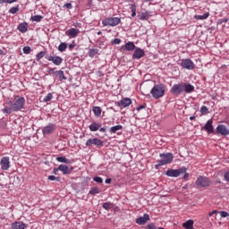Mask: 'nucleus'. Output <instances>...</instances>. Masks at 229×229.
Returning <instances> with one entry per match:
<instances>
[{
	"mask_svg": "<svg viewBox=\"0 0 229 229\" xmlns=\"http://www.w3.org/2000/svg\"><path fill=\"white\" fill-rule=\"evenodd\" d=\"M44 19V16L42 15H34L31 16L30 20L33 21L34 22H40Z\"/></svg>",
	"mask_w": 229,
	"mask_h": 229,
	"instance_id": "obj_33",
	"label": "nucleus"
},
{
	"mask_svg": "<svg viewBox=\"0 0 229 229\" xmlns=\"http://www.w3.org/2000/svg\"><path fill=\"white\" fill-rule=\"evenodd\" d=\"M102 208H104V210H106L107 212L110 211V209L112 208V202H105L102 205Z\"/></svg>",
	"mask_w": 229,
	"mask_h": 229,
	"instance_id": "obj_34",
	"label": "nucleus"
},
{
	"mask_svg": "<svg viewBox=\"0 0 229 229\" xmlns=\"http://www.w3.org/2000/svg\"><path fill=\"white\" fill-rule=\"evenodd\" d=\"M150 13L146 11L144 13H141L138 15L140 21H148V19H149V17H151V14H149Z\"/></svg>",
	"mask_w": 229,
	"mask_h": 229,
	"instance_id": "obj_26",
	"label": "nucleus"
},
{
	"mask_svg": "<svg viewBox=\"0 0 229 229\" xmlns=\"http://www.w3.org/2000/svg\"><path fill=\"white\" fill-rule=\"evenodd\" d=\"M105 182L107 184L112 183V179L107 178V179H106Z\"/></svg>",
	"mask_w": 229,
	"mask_h": 229,
	"instance_id": "obj_59",
	"label": "nucleus"
},
{
	"mask_svg": "<svg viewBox=\"0 0 229 229\" xmlns=\"http://www.w3.org/2000/svg\"><path fill=\"white\" fill-rule=\"evenodd\" d=\"M98 130H99V131H101L102 133H105V131H106V126H105V127H100Z\"/></svg>",
	"mask_w": 229,
	"mask_h": 229,
	"instance_id": "obj_54",
	"label": "nucleus"
},
{
	"mask_svg": "<svg viewBox=\"0 0 229 229\" xmlns=\"http://www.w3.org/2000/svg\"><path fill=\"white\" fill-rule=\"evenodd\" d=\"M143 96H147L148 98H149V93H143Z\"/></svg>",
	"mask_w": 229,
	"mask_h": 229,
	"instance_id": "obj_63",
	"label": "nucleus"
},
{
	"mask_svg": "<svg viewBox=\"0 0 229 229\" xmlns=\"http://www.w3.org/2000/svg\"><path fill=\"white\" fill-rule=\"evenodd\" d=\"M195 185L197 189H206L212 185V181L207 176L199 175L195 182Z\"/></svg>",
	"mask_w": 229,
	"mask_h": 229,
	"instance_id": "obj_5",
	"label": "nucleus"
},
{
	"mask_svg": "<svg viewBox=\"0 0 229 229\" xmlns=\"http://www.w3.org/2000/svg\"><path fill=\"white\" fill-rule=\"evenodd\" d=\"M53 99V93H48L43 99V103H48V101H51Z\"/></svg>",
	"mask_w": 229,
	"mask_h": 229,
	"instance_id": "obj_39",
	"label": "nucleus"
},
{
	"mask_svg": "<svg viewBox=\"0 0 229 229\" xmlns=\"http://www.w3.org/2000/svg\"><path fill=\"white\" fill-rule=\"evenodd\" d=\"M0 165L3 171H8L10 169V157H4L0 161Z\"/></svg>",
	"mask_w": 229,
	"mask_h": 229,
	"instance_id": "obj_16",
	"label": "nucleus"
},
{
	"mask_svg": "<svg viewBox=\"0 0 229 229\" xmlns=\"http://www.w3.org/2000/svg\"><path fill=\"white\" fill-rule=\"evenodd\" d=\"M131 17H135L137 15V5H135V4H131Z\"/></svg>",
	"mask_w": 229,
	"mask_h": 229,
	"instance_id": "obj_35",
	"label": "nucleus"
},
{
	"mask_svg": "<svg viewBox=\"0 0 229 229\" xmlns=\"http://www.w3.org/2000/svg\"><path fill=\"white\" fill-rule=\"evenodd\" d=\"M183 177L182 180H185L187 182V180H189V173H187V171L185 173H183Z\"/></svg>",
	"mask_w": 229,
	"mask_h": 229,
	"instance_id": "obj_51",
	"label": "nucleus"
},
{
	"mask_svg": "<svg viewBox=\"0 0 229 229\" xmlns=\"http://www.w3.org/2000/svg\"><path fill=\"white\" fill-rule=\"evenodd\" d=\"M194 85L191 83L181 82L174 84L171 88L170 92L173 96H182L183 92L186 94H192V92H194Z\"/></svg>",
	"mask_w": 229,
	"mask_h": 229,
	"instance_id": "obj_1",
	"label": "nucleus"
},
{
	"mask_svg": "<svg viewBox=\"0 0 229 229\" xmlns=\"http://www.w3.org/2000/svg\"><path fill=\"white\" fill-rule=\"evenodd\" d=\"M48 72L49 74H56V72H55V69H50Z\"/></svg>",
	"mask_w": 229,
	"mask_h": 229,
	"instance_id": "obj_58",
	"label": "nucleus"
},
{
	"mask_svg": "<svg viewBox=\"0 0 229 229\" xmlns=\"http://www.w3.org/2000/svg\"><path fill=\"white\" fill-rule=\"evenodd\" d=\"M149 215H148L147 213H145L143 215V216H140L138 218H136V224L137 225H146L148 221H149Z\"/></svg>",
	"mask_w": 229,
	"mask_h": 229,
	"instance_id": "obj_19",
	"label": "nucleus"
},
{
	"mask_svg": "<svg viewBox=\"0 0 229 229\" xmlns=\"http://www.w3.org/2000/svg\"><path fill=\"white\" fill-rule=\"evenodd\" d=\"M66 35L70 38H76L80 35V30L72 28L66 31Z\"/></svg>",
	"mask_w": 229,
	"mask_h": 229,
	"instance_id": "obj_20",
	"label": "nucleus"
},
{
	"mask_svg": "<svg viewBox=\"0 0 229 229\" xmlns=\"http://www.w3.org/2000/svg\"><path fill=\"white\" fill-rule=\"evenodd\" d=\"M17 30L21 33H26V31H28V22L24 21L20 23L17 27Z\"/></svg>",
	"mask_w": 229,
	"mask_h": 229,
	"instance_id": "obj_24",
	"label": "nucleus"
},
{
	"mask_svg": "<svg viewBox=\"0 0 229 229\" xmlns=\"http://www.w3.org/2000/svg\"><path fill=\"white\" fill-rule=\"evenodd\" d=\"M146 108V105H141L138 107H136L137 112H140V110H144Z\"/></svg>",
	"mask_w": 229,
	"mask_h": 229,
	"instance_id": "obj_50",
	"label": "nucleus"
},
{
	"mask_svg": "<svg viewBox=\"0 0 229 229\" xmlns=\"http://www.w3.org/2000/svg\"><path fill=\"white\" fill-rule=\"evenodd\" d=\"M4 3H8V0H0V4H4Z\"/></svg>",
	"mask_w": 229,
	"mask_h": 229,
	"instance_id": "obj_61",
	"label": "nucleus"
},
{
	"mask_svg": "<svg viewBox=\"0 0 229 229\" xmlns=\"http://www.w3.org/2000/svg\"><path fill=\"white\" fill-rule=\"evenodd\" d=\"M150 94L154 99H160V98H164L165 95V85L163 83H159L155 85L151 89H150Z\"/></svg>",
	"mask_w": 229,
	"mask_h": 229,
	"instance_id": "obj_4",
	"label": "nucleus"
},
{
	"mask_svg": "<svg viewBox=\"0 0 229 229\" xmlns=\"http://www.w3.org/2000/svg\"><path fill=\"white\" fill-rule=\"evenodd\" d=\"M11 228H13V229H26V224H24V222H22V221L13 222L11 225Z\"/></svg>",
	"mask_w": 229,
	"mask_h": 229,
	"instance_id": "obj_21",
	"label": "nucleus"
},
{
	"mask_svg": "<svg viewBox=\"0 0 229 229\" xmlns=\"http://www.w3.org/2000/svg\"><path fill=\"white\" fill-rule=\"evenodd\" d=\"M64 8H67L68 10H72V4H71V3H66V4L64 5Z\"/></svg>",
	"mask_w": 229,
	"mask_h": 229,
	"instance_id": "obj_47",
	"label": "nucleus"
},
{
	"mask_svg": "<svg viewBox=\"0 0 229 229\" xmlns=\"http://www.w3.org/2000/svg\"><path fill=\"white\" fill-rule=\"evenodd\" d=\"M145 228H146V229H157V225H155V223L148 224Z\"/></svg>",
	"mask_w": 229,
	"mask_h": 229,
	"instance_id": "obj_44",
	"label": "nucleus"
},
{
	"mask_svg": "<svg viewBox=\"0 0 229 229\" xmlns=\"http://www.w3.org/2000/svg\"><path fill=\"white\" fill-rule=\"evenodd\" d=\"M22 51H23L24 55H30V53H31V47H24Z\"/></svg>",
	"mask_w": 229,
	"mask_h": 229,
	"instance_id": "obj_43",
	"label": "nucleus"
},
{
	"mask_svg": "<svg viewBox=\"0 0 229 229\" xmlns=\"http://www.w3.org/2000/svg\"><path fill=\"white\" fill-rule=\"evenodd\" d=\"M96 194H101V190L98 186L92 187L88 193L89 196H96Z\"/></svg>",
	"mask_w": 229,
	"mask_h": 229,
	"instance_id": "obj_25",
	"label": "nucleus"
},
{
	"mask_svg": "<svg viewBox=\"0 0 229 229\" xmlns=\"http://www.w3.org/2000/svg\"><path fill=\"white\" fill-rule=\"evenodd\" d=\"M213 121L212 119L208 120L206 124L202 127V130H205L208 135H211V133H216L214 131V125H213Z\"/></svg>",
	"mask_w": 229,
	"mask_h": 229,
	"instance_id": "obj_15",
	"label": "nucleus"
},
{
	"mask_svg": "<svg viewBox=\"0 0 229 229\" xmlns=\"http://www.w3.org/2000/svg\"><path fill=\"white\" fill-rule=\"evenodd\" d=\"M85 146H87V148H92V146H97V148H103V146H105V141L98 138H90L86 141Z\"/></svg>",
	"mask_w": 229,
	"mask_h": 229,
	"instance_id": "obj_8",
	"label": "nucleus"
},
{
	"mask_svg": "<svg viewBox=\"0 0 229 229\" xmlns=\"http://www.w3.org/2000/svg\"><path fill=\"white\" fill-rule=\"evenodd\" d=\"M180 65L182 67V69H187L188 71H192L196 67L194 62L189 58L182 59Z\"/></svg>",
	"mask_w": 229,
	"mask_h": 229,
	"instance_id": "obj_9",
	"label": "nucleus"
},
{
	"mask_svg": "<svg viewBox=\"0 0 229 229\" xmlns=\"http://www.w3.org/2000/svg\"><path fill=\"white\" fill-rule=\"evenodd\" d=\"M215 135H222L223 137H226V135H229V129L226 128L225 125L219 124L216 127Z\"/></svg>",
	"mask_w": 229,
	"mask_h": 229,
	"instance_id": "obj_12",
	"label": "nucleus"
},
{
	"mask_svg": "<svg viewBox=\"0 0 229 229\" xmlns=\"http://www.w3.org/2000/svg\"><path fill=\"white\" fill-rule=\"evenodd\" d=\"M119 130H123V125H115L109 129V133H117Z\"/></svg>",
	"mask_w": 229,
	"mask_h": 229,
	"instance_id": "obj_31",
	"label": "nucleus"
},
{
	"mask_svg": "<svg viewBox=\"0 0 229 229\" xmlns=\"http://www.w3.org/2000/svg\"><path fill=\"white\" fill-rule=\"evenodd\" d=\"M26 98L21 96H15L13 101H9V106H12L13 112H19L24 108Z\"/></svg>",
	"mask_w": 229,
	"mask_h": 229,
	"instance_id": "obj_2",
	"label": "nucleus"
},
{
	"mask_svg": "<svg viewBox=\"0 0 229 229\" xmlns=\"http://www.w3.org/2000/svg\"><path fill=\"white\" fill-rule=\"evenodd\" d=\"M55 160L62 164H74V159H67L65 157H57Z\"/></svg>",
	"mask_w": 229,
	"mask_h": 229,
	"instance_id": "obj_23",
	"label": "nucleus"
},
{
	"mask_svg": "<svg viewBox=\"0 0 229 229\" xmlns=\"http://www.w3.org/2000/svg\"><path fill=\"white\" fill-rule=\"evenodd\" d=\"M187 171V168L185 166H182L178 169H168L165 172V175L169 176L170 178H178V176H181V174H183Z\"/></svg>",
	"mask_w": 229,
	"mask_h": 229,
	"instance_id": "obj_6",
	"label": "nucleus"
},
{
	"mask_svg": "<svg viewBox=\"0 0 229 229\" xmlns=\"http://www.w3.org/2000/svg\"><path fill=\"white\" fill-rule=\"evenodd\" d=\"M209 16H210V13H206L202 15H195L194 19H196V21H205V19H208Z\"/></svg>",
	"mask_w": 229,
	"mask_h": 229,
	"instance_id": "obj_29",
	"label": "nucleus"
},
{
	"mask_svg": "<svg viewBox=\"0 0 229 229\" xmlns=\"http://www.w3.org/2000/svg\"><path fill=\"white\" fill-rule=\"evenodd\" d=\"M55 74H57L59 81H64V80H67V77L64 74V71L59 70L55 72Z\"/></svg>",
	"mask_w": 229,
	"mask_h": 229,
	"instance_id": "obj_32",
	"label": "nucleus"
},
{
	"mask_svg": "<svg viewBox=\"0 0 229 229\" xmlns=\"http://www.w3.org/2000/svg\"><path fill=\"white\" fill-rule=\"evenodd\" d=\"M224 22H228V19H226V18L220 19L217 21V24H223Z\"/></svg>",
	"mask_w": 229,
	"mask_h": 229,
	"instance_id": "obj_49",
	"label": "nucleus"
},
{
	"mask_svg": "<svg viewBox=\"0 0 229 229\" xmlns=\"http://www.w3.org/2000/svg\"><path fill=\"white\" fill-rule=\"evenodd\" d=\"M56 130V124L48 123L47 126L43 127L42 133L46 137V135H51Z\"/></svg>",
	"mask_w": 229,
	"mask_h": 229,
	"instance_id": "obj_11",
	"label": "nucleus"
},
{
	"mask_svg": "<svg viewBox=\"0 0 229 229\" xmlns=\"http://www.w3.org/2000/svg\"><path fill=\"white\" fill-rule=\"evenodd\" d=\"M65 49H67V43H61L58 46V51H60V53H64V51H65Z\"/></svg>",
	"mask_w": 229,
	"mask_h": 229,
	"instance_id": "obj_36",
	"label": "nucleus"
},
{
	"mask_svg": "<svg viewBox=\"0 0 229 229\" xmlns=\"http://www.w3.org/2000/svg\"><path fill=\"white\" fill-rule=\"evenodd\" d=\"M76 46V42L72 41V44L69 45L70 51H72V48Z\"/></svg>",
	"mask_w": 229,
	"mask_h": 229,
	"instance_id": "obj_53",
	"label": "nucleus"
},
{
	"mask_svg": "<svg viewBox=\"0 0 229 229\" xmlns=\"http://www.w3.org/2000/svg\"><path fill=\"white\" fill-rule=\"evenodd\" d=\"M47 180H50L51 182H60V177H56L55 175H49L47 177Z\"/></svg>",
	"mask_w": 229,
	"mask_h": 229,
	"instance_id": "obj_42",
	"label": "nucleus"
},
{
	"mask_svg": "<svg viewBox=\"0 0 229 229\" xmlns=\"http://www.w3.org/2000/svg\"><path fill=\"white\" fill-rule=\"evenodd\" d=\"M112 44H121V38L113 39Z\"/></svg>",
	"mask_w": 229,
	"mask_h": 229,
	"instance_id": "obj_52",
	"label": "nucleus"
},
{
	"mask_svg": "<svg viewBox=\"0 0 229 229\" xmlns=\"http://www.w3.org/2000/svg\"><path fill=\"white\" fill-rule=\"evenodd\" d=\"M98 53H99V49L92 48V49H89L88 55H89V58H94L96 56V55H98Z\"/></svg>",
	"mask_w": 229,
	"mask_h": 229,
	"instance_id": "obj_30",
	"label": "nucleus"
},
{
	"mask_svg": "<svg viewBox=\"0 0 229 229\" xmlns=\"http://www.w3.org/2000/svg\"><path fill=\"white\" fill-rule=\"evenodd\" d=\"M145 55L146 52L144 51V49L136 47L132 55V60H140V58H143V56Z\"/></svg>",
	"mask_w": 229,
	"mask_h": 229,
	"instance_id": "obj_13",
	"label": "nucleus"
},
{
	"mask_svg": "<svg viewBox=\"0 0 229 229\" xmlns=\"http://www.w3.org/2000/svg\"><path fill=\"white\" fill-rule=\"evenodd\" d=\"M224 179L225 180V182H229V171L225 173Z\"/></svg>",
	"mask_w": 229,
	"mask_h": 229,
	"instance_id": "obj_48",
	"label": "nucleus"
},
{
	"mask_svg": "<svg viewBox=\"0 0 229 229\" xmlns=\"http://www.w3.org/2000/svg\"><path fill=\"white\" fill-rule=\"evenodd\" d=\"M136 47H137L133 41H128L125 45L120 47V51L121 53H124V51H135Z\"/></svg>",
	"mask_w": 229,
	"mask_h": 229,
	"instance_id": "obj_14",
	"label": "nucleus"
},
{
	"mask_svg": "<svg viewBox=\"0 0 229 229\" xmlns=\"http://www.w3.org/2000/svg\"><path fill=\"white\" fill-rule=\"evenodd\" d=\"M117 106H122L123 108H127V106H130L131 105V98H124L122 100L116 102Z\"/></svg>",
	"mask_w": 229,
	"mask_h": 229,
	"instance_id": "obj_17",
	"label": "nucleus"
},
{
	"mask_svg": "<svg viewBox=\"0 0 229 229\" xmlns=\"http://www.w3.org/2000/svg\"><path fill=\"white\" fill-rule=\"evenodd\" d=\"M58 169L63 173V174H71L74 171L73 167H69L67 165H60Z\"/></svg>",
	"mask_w": 229,
	"mask_h": 229,
	"instance_id": "obj_18",
	"label": "nucleus"
},
{
	"mask_svg": "<svg viewBox=\"0 0 229 229\" xmlns=\"http://www.w3.org/2000/svg\"><path fill=\"white\" fill-rule=\"evenodd\" d=\"M89 128L91 131H99V128H101V123L96 121L92 122Z\"/></svg>",
	"mask_w": 229,
	"mask_h": 229,
	"instance_id": "obj_22",
	"label": "nucleus"
},
{
	"mask_svg": "<svg viewBox=\"0 0 229 229\" xmlns=\"http://www.w3.org/2000/svg\"><path fill=\"white\" fill-rule=\"evenodd\" d=\"M220 216L221 217H228L229 216V213L226 211H221L220 212Z\"/></svg>",
	"mask_w": 229,
	"mask_h": 229,
	"instance_id": "obj_46",
	"label": "nucleus"
},
{
	"mask_svg": "<svg viewBox=\"0 0 229 229\" xmlns=\"http://www.w3.org/2000/svg\"><path fill=\"white\" fill-rule=\"evenodd\" d=\"M45 58L46 60H48V62H52L54 65H62V63L64 62V58L59 55H46Z\"/></svg>",
	"mask_w": 229,
	"mask_h": 229,
	"instance_id": "obj_10",
	"label": "nucleus"
},
{
	"mask_svg": "<svg viewBox=\"0 0 229 229\" xmlns=\"http://www.w3.org/2000/svg\"><path fill=\"white\" fill-rule=\"evenodd\" d=\"M58 171H60V169H58V167L54 168V170H53L54 174H58Z\"/></svg>",
	"mask_w": 229,
	"mask_h": 229,
	"instance_id": "obj_56",
	"label": "nucleus"
},
{
	"mask_svg": "<svg viewBox=\"0 0 229 229\" xmlns=\"http://www.w3.org/2000/svg\"><path fill=\"white\" fill-rule=\"evenodd\" d=\"M160 158L157 161V164L155 165V169H160L161 165H167V164H171L173 162V159L174 158V156L173 153H162L159 155Z\"/></svg>",
	"mask_w": 229,
	"mask_h": 229,
	"instance_id": "obj_3",
	"label": "nucleus"
},
{
	"mask_svg": "<svg viewBox=\"0 0 229 229\" xmlns=\"http://www.w3.org/2000/svg\"><path fill=\"white\" fill-rule=\"evenodd\" d=\"M97 35H102L101 30H99L98 32H97Z\"/></svg>",
	"mask_w": 229,
	"mask_h": 229,
	"instance_id": "obj_64",
	"label": "nucleus"
},
{
	"mask_svg": "<svg viewBox=\"0 0 229 229\" xmlns=\"http://www.w3.org/2000/svg\"><path fill=\"white\" fill-rule=\"evenodd\" d=\"M194 119H196V116H191L190 117V121H194Z\"/></svg>",
	"mask_w": 229,
	"mask_h": 229,
	"instance_id": "obj_62",
	"label": "nucleus"
},
{
	"mask_svg": "<svg viewBox=\"0 0 229 229\" xmlns=\"http://www.w3.org/2000/svg\"><path fill=\"white\" fill-rule=\"evenodd\" d=\"M103 26H111L112 28L119 26L121 24V18L119 17H108L102 21Z\"/></svg>",
	"mask_w": 229,
	"mask_h": 229,
	"instance_id": "obj_7",
	"label": "nucleus"
},
{
	"mask_svg": "<svg viewBox=\"0 0 229 229\" xmlns=\"http://www.w3.org/2000/svg\"><path fill=\"white\" fill-rule=\"evenodd\" d=\"M200 113L202 115H207V114H208V107H207V106H202L200 107Z\"/></svg>",
	"mask_w": 229,
	"mask_h": 229,
	"instance_id": "obj_40",
	"label": "nucleus"
},
{
	"mask_svg": "<svg viewBox=\"0 0 229 229\" xmlns=\"http://www.w3.org/2000/svg\"><path fill=\"white\" fill-rule=\"evenodd\" d=\"M4 55H6V53L0 48V56H4Z\"/></svg>",
	"mask_w": 229,
	"mask_h": 229,
	"instance_id": "obj_60",
	"label": "nucleus"
},
{
	"mask_svg": "<svg viewBox=\"0 0 229 229\" xmlns=\"http://www.w3.org/2000/svg\"><path fill=\"white\" fill-rule=\"evenodd\" d=\"M12 112H13V109L12 108L11 106H5L4 109H3V114H7V115H10V114H12Z\"/></svg>",
	"mask_w": 229,
	"mask_h": 229,
	"instance_id": "obj_37",
	"label": "nucleus"
},
{
	"mask_svg": "<svg viewBox=\"0 0 229 229\" xmlns=\"http://www.w3.org/2000/svg\"><path fill=\"white\" fill-rule=\"evenodd\" d=\"M214 214H217V210H213L212 212H209V214H208L209 217H212V216H214Z\"/></svg>",
	"mask_w": 229,
	"mask_h": 229,
	"instance_id": "obj_55",
	"label": "nucleus"
},
{
	"mask_svg": "<svg viewBox=\"0 0 229 229\" xmlns=\"http://www.w3.org/2000/svg\"><path fill=\"white\" fill-rule=\"evenodd\" d=\"M19 12V5L13 6L11 9H9V13H13V15H15Z\"/></svg>",
	"mask_w": 229,
	"mask_h": 229,
	"instance_id": "obj_41",
	"label": "nucleus"
},
{
	"mask_svg": "<svg viewBox=\"0 0 229 229\" xmlns=\"http://www.w3.org/2000/svg\"><path fill=\"white\" fill-rule=\"evenodd\" d=\"M43 56H46V52L40 51L39 53H38L36 55L37 62H40V60H42Z\"/></svg>",
	"mask_w": 229,
	"mask_h": 229,
	"instance_id": "obj_38",
	"label": "nucleus"
},
{
	"mask_svg": "<svg viewBox=\"0 0 229 229\" xmlns=\"http://www.w3.org/2000/svg\"><path fill=\"white\" fill-rule=\"evenodd\" d=\"M93 181L96 182V183H103V178L99 177V176H95L93 178Z\"/></svg>",
	"mask_w": 229,
	"mask_h": 229,
	"instance_id": "obj_45",
	"label": "nucleus"
},
{
	"mask_svg": "<svg viewBox=\"0 0 229 229\" xmlns=\"http://www.w3.org/2000/svg\"><path fill=\"white\" fill-rule=\"evenodd\" d=\"M18 0H7L8 4H12V3H17Z\"/></svg>",
	"mask_w": 229,
	"mask_h": 229,
	"instance_id": "obj_57",
	"label": "nucleus"
},
{
	"mask_svg": "<svg viewBox=\"0 0 229 229\" xmlns=\"http://www.w3.org/2000/svg\"><path fill=\"white\" fill-rule=\"evenodd\" d=\"M182 226L186 229H194V220H187L182 224Z\"/></svg>",
	"mask_w": 229,
	"mask_h": 229,
	"instance_id": "obj_28",
	"label": "nucleus"
},
{
	"mask_svg": "<svg viewBox=\"0 0 229 229\" xmlns=\"http://www.w3.org/2000/svg\"><path fill=\"white\" fill-rule=\"evenodd\" d=\"M92 112H93L95 117H101V112H103V110L101 109L100 106H94L92 107Z\"/></svg>",
	"mask_w": 229,
	"mask_h": 229,
	"instance_id": "obj_27",
	"label": "nucleus"
}]
</instances>
